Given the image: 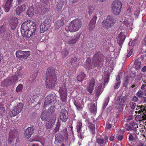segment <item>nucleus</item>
Instances as JSON below:
<instances>
[{
  "label": "nucleus",
  "mask_w": 146,
  "mask_h": 146,
  "mask_svg": "<svg viewBox=\"0 0 146 146\" xmlns=\"http://www.w3.org/2000/svg\"><path fill=\"white\" fill-rule=\"evenodd\" d=\"M82 122L81 120L78 121L76 126L77 131L78 133L82 132Z\"/></svg>",
  "instance_id": "34"
},
{
  "label": "nucleus",
  "mask_w": 146,
  "mask_h": 146,
  "mask_svg": "<svg viewBox=\"0 0 146 146\" xmlns=\"http://www.w3.org/2000/svg\"><path fill=\"white\" fill-rule=\"evenodd\" d=\"M68 118V114L67 111L65 109L61 110L60 115V119L63 121L66 122Z\"/></svg>",
  "instance_id": "18"
},
{
  "label": "nucleus",
  "mask_w": 146,
  "mask_h": 146,
  "mask_svg": "<svg viewBox=\"0 0 146 146\" xmlns=\"http://www.w3.org/2000/svg\"><path fill=\"white\" fill-rule=\"evenodd\" d=\"M17 137V134L14 129L13 130H10L8 140V143L9 144H11L13 143L14 141L15 140L16 138Z\"/></svg>",
  "instance_id": "12"
},
{
  "label": "nucleus",
  "mask_w": 146,
  "mask_h": 146,
  "mask_svg": "<svg viewBox=\"0 0 146 146\" xmlns=\"http://www.w3.org/2000/svg\"><path fill=\"white\" fill-rule=\"evenodd\" d=\"M122 6V3L121 1L118 0L114 1L111 5V12L115 15H119L121 13Z\"/></svg>",
  "instance_id": "6"
},
{
  "label": "nucleus",
  "mask_w": 146,
  "mask_h": 146,
  "mask_svg": "<svg viewBox=\"0 0 146 146\" xmlns=\"http://www.w3.org/2000/svg\"><path fill=\"white\" fill-rule=\"evenodd\" d=\"M46 79L45 85L47 88L51 89L57 84V78L56 75L55 69L52 67L48 68L46 72Z\"/></svg>",
  "instance_id": "2"
},
{
  "label": "nucleus",
  "mask_w": 146,
  "mask_h": 146,
  "mask_svg": "<svg viewBox=\"0 0 146 146\" xmlns=\"http://www.w3.org/2000/svg\"><path fill=\"white\" fill-rule=\"evenodd\" d=\"M96 67H101L104 62V55L100 51L96 52L94 55L92 60Z\"/></svg>",
  "instance_id": "5"
},
{
  "label": "nucleus",
  "mask_w": 146,
  "mask_h": 146,
  "mask_svg": "<svg viewBox=\"0 0 146 146\" xmlns=\"http://www.w3.org/2000/svg\"><path fill=\"white\" fill-rule=\"evenodd\" d=\"M74 104L78 110H80L82 109V108L81 107L82 105L79 102H75Z\"/></svg>",
  "instance_id": "46"
},
{
  "label": "nucleus",
  "mask_w": 146,
  "mask_h": 146,
  "mask_svg": "<svg viewBox=\"0 0 146 146\" xmlns=\"http://www.w3.org/2000/svg\"><path fill=\"white\" fill-rule=\"evenodd\" d=\"M121 84V81L115 83L114 87V89H118L119 87Z\"/></svg>",
  "instance_id": "54"
},
{
  "label": "nucleus",
  "mask_w": 146,
  "mask_h": 146,
  "mask_svg": "<svg viewBox=\"0 0 146 146\" xmlns=\"http://www.w3.org/2000/svg\"><path fill=\"white\" fill-rule=\"evenodd\" d=\"M97 82V81L94 78H92L90 81L89 86L87 87V91L90 94H91L94 88L95 83Z\"/></svg>",
  "instance_id": "20"
},
{
  "label": "nucleus",
  "mask_w": 146,
  "mask_h": 146,
  "mask_svg": "<svg viewBox=\"0 0 146 146\" xmlns=\"http://www.w3.org/2000/svg\"><path fill=\"white\" fill-rule=\"evenodd\" d=\"M64 5V2L61 0H59L57 2V4L56 5V9L58 11H60Z\"/></svg>",
  "instance_id": "36"
},
{
  "label": "nucleus",
  "mask_w": 146,
  "mask_h": 146,
  "mask_svg": "<svg viewBox=\"0 0 146 146\" xmlns=\"http://www.w3.org/2000/svg\"><path fill=\"white\" fill-rule=\"evenodd\" d=\"M141 60V58H137L135 60L134 62V64L135 65V68L136 70L140 69L141 67L142 66Z\"/></svg>",
  "instance_id": "31"
},
{
  "label": "nucleus",
  "mask_w": 146,
  "mask_h": 146,
  "mask_svg": "<svg viewBox=\"0 0 146 146\" xmlns=\"http://www.w3.org/2000/svg\"><path fill=\"white\" fill-rule=\"evenodd\" d=\"M116 18L112 15H108L106 18L102 22V26L104 30L108 29L110 28L115 24L116 22Z\"/></svg>",
  "instance_id": "4"
},
{
  "label": "nucleus",
  "mask_w": 146,
  "mask_h": 146,
  "mask_svg": "<svg viewBox=\"0 0 146 146\" xmlns=\"http://www.w3.org/2000/svg\"><path fill=\"white\" fill-rule=\"evenodd\" d=\"M59 91L60 94H67V90L65 86L60 87Z\"/></svg>",
  "instance_id": "40"
},
{
  "label": "nucleus",
  "mask_w": 146,
  "mask_h": 146,
  "mask_svg": "<svg viewBox=\"0 0 146 146\" xmlns=\"http://www.w3.org/2000/svg\"><path fill=\"white\" fill-rule=\"evenodd\" d=\"M68 51H67L66 49H64L62 52L63 57L64 58L67 56L68 54Z\"/></svg>",
  "instance_id": "48"
},
{
  "label": "nucleus",
  "mask_w": 146,
  "mask_h": 146,
  "mask_svg": "<svg viewBox=\"0 0 146 146\" xmlns=\"http://www.w3.org/2000/svg\"><path fill=\"white\" fill-rule=\"evenodd\" d=\"M130 107L132 109H134L135 108L136 104L135 102L131 101L130 102Z\"/></svg>",
  "instance_id": "55"
},
{
  "label": "nucleus",
  "mask_w": 146,
  "mask_h": 146,
  "mask_svg": "<svg viewBox=\"0 0 146 146\" xmlns=\"http://www.w3.org/2000/svg\"><path fill=\"white\" fill-rule=\"evenodd\" d=\"M48 27H49L47 25H46L41 23L40 27V33H44L47 30Z\"/></svg>",
  "instance_id": "32"
},
{
  "label": "nucleus",
  "mask_w": 146,
  "mask_h": 146,
  "mask_svg": "<svg viewBox=\"0 0 146 146\" xmlns=\"http://www.w3.org/2000/svg\"><path fill=\"white\" fill-rule=\"evenodd\" d=\"M1 86L3 87L9 86L7 82L6 79L1 82Z\"/></svg>",
  "instance_id": "49"
},
{
  "label": "nucleus",
  "mask_w": 146,
  "mask_h": 146,
  "mask_svg": "<svg viewBox=\"0 0 146 146\" xmlns=\"http://www.w3.org/2000/svg\"><path fill=\"white\" fill-rule=\"evenodd\" d=\"M126 38L125 35H124V33L121 31L118 35L117 37V42L120 46H121L123 44Z\"/></svg>",
  "instance_id": "19"
},
{
  "label": "nucleus",
  "mask_w": 146,
  "mask_h": 146,
  "mask_svg": "<svg viewBox=\"0 0 146 146\" xmlns=\"http://www.w3.org/2000/svg\"><path fill=\"white\" fill-rule=\"evenodd\" d=\"M102 14V12L100 11L99 9L96 10V14L97 15H100Z\"/></svg>",
  "instance_id": "64"
},
{
  "label": "nucleus",
  "mask_w": 146,
  "mask_h": 146,
  "mask_svg": "<svg viewBox=\"0 0 146 146\" xmlns=\"http://www.w3.org/2000/svg\"><path fill=\"white\" fill-rule=\"evenodd\" d=\"M82 26V23L80 20L78 19L72 21L69 25V30L72 32L78 31Z\"/></svg>",
  "instance_id": "7"
},
{
  "label": "nucleus",
  "mask_w": 146,
  "mask_h": 146,
  "mask_svg": "<svg viewBox=\"0 0 146 146\" xmlns=\"http://www.w3.org/2000/svg\"><path fill=\"white\" fill-rule=\"evenodd\" d=\"M36 23L30 20H27L22 25L21 31L23 36L26 37H30L35 33L36 30Z\"/></svg>",
  "instance_id": "1"
},
{
  "label": "nucleus",
  "mask_w": 146,
  "mask_h": 146,
  "mask_svg": "<svg viewBox=\"0 0 146 146\" xmlns=\"http://www.w3.org/2000/svg\"><path fill=\"white\" fill-rule=\"evenodd\" d=\"M56 99L52 95H49L45 98L44 106H45L51 104L52 103H54Z\"/></svg>",
  "instance_id": "15"
},
{
  "label": "nucleus",
  "mask_w": 146,
  "mask_h": 146,
  "mask_svg": "<svg viewBox=\"0 0 146 146\" xmlns=\"http://www.w3.org/2000/svg\"><path fill=\"white\" fill-rule=\"evenodd\" d=\"M97 19V17L96 16H94L93 18L92 19L91 21H90V23L92 24H96V21Z\"/></svg>",
  "instance_id": "58"
},
{
  "label": "nucleus",
  "mask_w": 146,
  "mask_h": 146,
  "mask_svg": "<svg viewBox=\"0 0 146 146\" xmlns=\"http://www.w3.org/2000/svg\"><path fill=\"white\" fill-rule=\"evenodd\" d=\"M63 138V135L60 133L56 134L55 135V140L58 142L61 141L62 140Z\"/></svg>",
  "instance_id": "38"
},
{
  "label": "nucleus",
  "mask_w": 146,
  "mask_h": 146,
  "mask_svg": "<svg viewBox=\"0 0 146 146\" xmlns=\"http://www.w3.org/2000/svg\"><path fill=\"white\" fill-rule=\"evenodd\" d=\"M10 25L11 27V29L14 30L16 27V23L15 22H12L10 23Z\"/></svg>",
  "instance_id": "50"
},
{
  "label": "nucleus",
  "mask_w": 146,
  "mask_h": 146,
  "mask_svg": "<svg viewBox=\"0 0 146 146\" xmlns=\"http://www.w3.org/2000/svg\"><path fill=\"white\" fill-rule=\"evenodd\" d=\"M109 101V98H106L104 101V104L103 107L105 108L107 106Z\"/></svg>",
  "instance_id": "53"
},
{
  "label": "nucleus",
  "mask_w": 146,
  "mask_h": 146,
  "mask_svg": "<svg viewBox=\"0 0 146 146\" xmlns=\"http://www.w3.org/2000/svg\"><path fill=\"white\" fill-rule=\"evenodd\" d=\"M104 76H105V78H107L106 80L109 81V77H110V73L109 72L106 71L104 72Z\"/></svg>",
  "instance_id": "59"
},
{
  "label": "nucleus",
  "mask_w": 146,
  "mask_h": 146,
  "mask_svg": "<svg viewBox=\"0 0 146 146\" xmlns=\"http://www.w3.org/2000/svg\"><path fill=\"white\" fill-rule=\"evenodd\" d=\"M136 110L138 111H135L136 113L138 112L139 113H140L135 117L136 121H140L146 120V105L137 106Z\"/></svg>",
  "instance_id": "3"
},
{
  "label": "nucleus",
  "mask_w": 146,
  "mask_h": 146,
  "mask_svg": "<svg viewBox=\"0 0 146 146\" xmlns=\"http://www.w3.org/2000/svg\"><path fill=\"white\" fill-rule=\"evenodd\" d=\"M61 101L63 102H65L67 100V94H60Z\"/></svg>",
  "instance_id": "44"
},
{
  "label": "nucleus",
  "mask_w": 146,
  "mask_h": 146,
  "mask_svg": "<svg viewBox=\"0 0 146 146\" xmlns=\"http://www.w3.org/2000/svg\"><path fill=\"white\" fill-rule=\"evenodd\" d=\"M85 76V75L83 73H80L77 77L76 79L78 81L81 82L83 80Z\"/></svg>",
  "instance_id": "37"
},
{
  "label": "nucleus",
  "mask_w": 146,
  "mask_h": 146,
  "mask_svg": "<svg viewBox=\"0 0 146 146\" xmlns=\"http://www.w3.org/2000/svg\"><path fill=\"white\" fill-rule=\"evenodd\" d=\"M50 20L48 19H45L44 21L42 23V24H44V25H48V26L49 27V23H50Z\"/></svg>",
  "instance_id": "56"
},
{
  "label": "nucleus",
  "mask_w": 146,
  "mask_h": 146,
  "mask_svg": "<svg viewBox=\"0 0 146 146\" xmlns=\"http://www.w3.org/2000/svg\"><path fill=\"white\" fill-rule=\"evenodd\" d=\"M34 10L33 7L32 5L28 7L27 11V15L30 17H31L34 15Z\"/></svg>",
  "instance_id": "30"
},
{
  "label": "nucleus",
  "mask_w": 146,
  "mask_h": 146,
  "mask_svg": "<svg viewBox=\"0 0 146 146\" xmlns=\"http://www.w3.org/2000/svg\"><path fill=\"white\" fill-rule=\"evenodd\" d=\"M108 137L106 135L104 137V139L101 138H97L96 140V143H97L99 146H104L108 142Z\"/></svg>",
  "instance_id": "16"
},
{
  "label": "nucleus",
  "mask_w": 146,
  "mask_h": 146,
  "mask_svg": "<svg viewBox=\"0 0 146 146\" xmlns=\"http://www.w3.org/2000/svg\"><path fill=\"white\" fill-rule=\"evenodd\" d=\"M89 25V29L90 30H92L95 28V24L90 23Z\"/></svg>",
  "instance_id": "60"
},
{
  "label": "nucleus",
  "mask_w": 146,
  "mask_h": 146,
  "mask_svg": "<svg viewBox=\"0 0 146 146\" xmlns=\"http://www.w3.org/2000/svg\"><path fill=\"white\" fill-rule=\"evenodd\" d=\"M23 104L19 103L12 109H11L9 113V116L11 117L16 116L22 110Z\"/></svg>",
  "instance_id": "8"
},
{
  "label": "nucleus",
  "mask_w": 146,
  "mask_h": 146,
  "mask_svg": "<svg viewBox=\"0 0 146 146\" xmlns=\"http://www.w3.org/2000/svg\"><path fill=\"white\" fill-rule=\"evenodd\" d=\"M142 75L141 74H138L137 77V80L138 81H139L141 80L142 78Z\"/></svg>",
  "instance_id": "63"
},
{
  "label": "nucleus",
  "mask_w": 146,
  "mask_h": 146,
  "mask_svg": "<svg viewBox=\"0 0 146 146\" xmlns=\"http://www.w3.org/2000/svg\"><path fill=\"white\" fill-rule=\"evenodd\" d=\"M95 66V64L93 62L92 60V62H89L87 60L85 64V68L86 69L90 70L92 69Z\"/></svg>",
  "instance_id": "28"
},
{
  "label": "nucleus",
  "mask_w": 146,
  "mask_h": 146,
  "mask_svg": "<svg viewBox=\"0 0 146 146\" xmlns=\"http://www.w3.org/2000/svg\"><path fill=\"white\" fill-rule=\"evenodd\" d=\"M5 111L4 105L2 103L0 104V115L3 114Z\"/></svg>",
  "instance_id": "45"
},
{
  "label": "nucleus",
  "mask_w": 146,
  "mask_h": 146,
  "mask_svg": "<svg viewBox=\"0 0 146 146\" xmlns=\"http://www.w3.org/2000/svg\"><path fill=\"white\" fill-rule=\"evenodd\" d=\"M133 116L132 115H129L126 119V122H129L130 121L132 120L133 119Z\"/></svg>",
  "instance_id": "61"
},
{
  "label": "nucleus",
  "mask_w": 146,
  "mask_h": 146,
  "mask_svg": "<svg viewBox=\"0 0 146 146\" xmlns=\"http://www.w3.org/2000/svg\"><path fill=\"white\" fill-rule=\"evenodd\" d=\"M13 1V0H7L4 7L5 11L6 12H7L9 11L10 7L12 5Z\"/></svg>",
  "instance_id": "27"
},
{
  "label": "nucleus",
  "mask_w": 146,
  "mask_h": 146,
  "mask_svg": "<svg viewBox=\"0 0 146 146\" xmlns=\"http://www.w3.org/2000/svg\"><path fill=\"white\" fill-rule=\"evenodd\" d=\"M127 99V97L126 96H120L117 100L116 104L118 108H122L125 106V103Z\"/></svg>",
  "instance_id": "11"
},
{
  "label": "nucleus",
  "mask_w": 146,
  "mask_h": 146,
  "mask_svg": "<svg viewBox=\"0 0 146 146\" xmlns=\"http://www.w3.org/2000/svg\"><path fill=\"white\" fill-rule=\"evenodd\" d=\"M80 36L78 35L74 36V37H71V38L69 39L67 42V43L70 45L72 46L75 44L78 40Z\"/></svg>",
  "instance_id": "23"
},
{
  "label": "nucleus",
  "mask_w": 146,
  "mask_h": 146,
  "mask_svg": "<svg viewBox=\"0 0 146 146\" xmlns=\"http://www.w3.org/2000/svg\"><path fill=\"white\" fill-rule=\"evenodd\" d=\"M88 127L91 133L92 134H94L95 133L94 124L91 123L89 122Z\"/></svg>",
  "instance_id": "29"
},
{
  "label": "nucleus",
  "mask_w": 146,
  "mask_h": 146,
  "mask_svg": "<svg viewBox=\"0 0 146 146\" xmlns=\"http://www.w3.org/2000/svg\"><path fill=\"white\" fill-rule=\"evenodd\" d=\"M60 127V123L59 120H58L56 125V126L53 130L54 133H56Z\"/></svg>",
  "instance_id": "47"
},
{
  "label": "nucleus",
  "mask_w": 146,
  "mask_h": 146,
  "mask_svg": "<svg viewBox=\"0 0 146 146\" xmlns=\"http://www.w3.org/2000/svg\"><path fill=\"white\" fill-rule=\"evenodd\" d=\"M138 127V125L136 123L132 122L130 123V124H126L125 126V131H135L136 128Z\"/></svg>",
  "instance_id": "14"
},
{
  "label": "nucleus",
  "mask_w": 146,
  "mask_h": 146,
  "mask_svg": "<svg viewBox=\"0 0 146 146\" xmlns=\"http://www.w3.org/2000/svg\"><path fill=\"white\" fill-rule=\"evenodd\" d=\"M124 25L127 27H130L133 24V21H129V19H127L124 21Z\"/></svg>",
  "instance_id": "42"
},
{
  "label": "nucleus",
  "mask_w": 146,
  "mask_h": 146,
  "mask_svg": "<svg viewBox=\"0 0 146 146\" xmlns=\"http://www.w3.org/2000/svg\"><path fill=\"white\" fill-rule=\"evenodd\" d=\"M102 86L101 85H99L98 87H96L95 90V100H97L99 96L101 95L102 92L101 91Z\"/></svg>",
  "instance_id": "26"
},
{
  "label": "nucleus",
  "mask_w": 146,
  "mask_h": 146,
  "mask_svg": "<svg viewBox=\"0 0 146 146\" xmlns=\"http://www.w3.org/2000/svg\"><path fill=\"white\" fill-rule=\"evenodd\" d=\"M45 113L44 112H42L41 115V118L42 120L43 121H45L46 120L47 121L46 118L47 116L45 115Z\"/></svg>",
  "instance_id": "51"
},
{
  "label": "nucleus",
  "mask_w": 146,
  "mask_h": 146,
  "mask_svg": "<svg viewBox=\"0 0 146 146\" xmlns=\"http://www.w3.org/2000/svg\"><path fill=\"white\" fill-rule=\"evenodd\" d=\"M37 76V74L36 73H35L32 74L30 77V79L31 80L32 82L36 78Z\"/></svg>",
  "instance_id": "57"
},
{
  "label": "nucleus",
  "mask_w": 146,
  "mask_h": 146,
  "mask_svg": "<svg viewBox=\"0 0 146 146\" xmlns=\"http://www.w3.org/2000/svg\"><path fill=\"white\" fill-rule=\"evenodd\" d=\"M8 30H6V27L5 26L3 25L0 27V34L1 36L2 35L4 34Z\"/></svg>",
  "instance_id": "39"
},
{
  "label": "nucleus",
  "mask_w": 146,
  "mask_h": 146,
  "mask_svg": "<svg viewBox=\"0 0 146 146\" xmlns=\"http://www.w3.org/2000/svg\"><path fill=\"white\" fill-rule=\"evenodd\" d=\"M2 38L4 40H6L7 41H8L9 42H11L12 39V37L11 34V32L9 30H7L1 36Z\"/></svg>",
  "instance_id": "22"
},
{
  "label": "nucleus",
  "mask_w": 146,
  "mask_h": 146,
  "mask_svg": "<svg viewBox=\"0 0 146 146\" xmlns=\"http://www.w3.org/2000/svg\"><path fill=\"white\" fill-rule=\"evenodd\" d=\"M31 52L29 51H23L21 50L17 51L16 53L17 58L23 60L26 59L30 55Z\"/></svg>",
  "instance_id": "10"
},
{
  "label": "nucleus",
  "mask_w": 146,
  "mask_h": 146,
  "mask_svg": "<svg viewBox=\"0 0 146 146\" xmlns=\"http://www.w3.org/2000/svg\"><path fill=\"white\" fill-rule=\"evenodd\" d=\"M60 16L62 17L61 19L57 21L55 25L56 28L57 29H58L64 25V21L65 18V16L62 14H61Z\"/></svg>",
  "instance_id": "21"
},
{
  "label": "nucleus",
  "mask_w": 146,
  "mask_h": 146,
  "mask_svg": "<svg viewBox=\"0 0 146 146\" xmlns=\"http://www.w3.org/2000/svg\"><path fill=\"white\" fill-rule=\"evenodd\" d=\"M23 74L20 72H17L15 75L9 76L7 78V80L9 86L15 83L22 76Z\"/></svg>",
  "instance_id": "9"
},
{
  "label": "nucleus",
  "mask_w": 146,
  "mask_h": 146,
  "mask_svg": "<svg viewBox=\"0 0 146 146\" xmlns=\"http://www.w3.org/2000/svg\"><path fill=\"white\" fill-rule=\"evenodd\" d=\"M90 110L92 113H96V107L94 103L92 102L90 105Z\"/></svg>",
  "instance_id": "33"
},
{
  "label": "nucleus",
  "mask_w": 146,
  "mask_h": 146,
  "mask_svg": "<svg viewBox=\"0 0 146 146\" xmlns=\"http://www.w3.org/2000/svg\"><path fill=\"white\" fill-rule=\"evenodd\" d=\"M27 9V7L25 4H23L20 6H19L17 8L16 10V14L20 15L22 13L26 11Z\"/></svg>",
  "instance_id": "24"
},
{
  "label": "nucleus",
  "mask_w": 146,
  "mask_h": 146,
  "mask_svg": "<svg viewBox=\"0 0 146 146\" xmlns=\"http://www.w3.org/2000/svg\"><path fill=\"white\" fill-rule=\"evenodd\" d=\"M34 130L33 126L27 128L25 131L24 137L27 139H29L33 134Z\"/></svg>",
  "instance_id": "13"
},
{
  "label": "nucleus",
  "mask_w": 146,
  "mask_h": 146,
  "mask_svg": "<svg viewBox=\"0 0 146 146\" xmlns=\"http://www.w3.org/2000/svg\"><path fill=\"white\" fill-rule=\"evenodd\" d=\"M77 59V58L75 57L72 58H70L67 60L66 62L68 64L73 65L74 64L75 62H76Z\"/></svg>",
  "instance_id": "35"
},
{
  "label": "nucleus",
  "mask_w": 146,
  "mask_h": 146,
  "mask_svg": "<svg viewBox=\"0 0 146 146\" xmlns=\"http://www.w3.org/2000/svg\"><path fill=\"white\" fill-rule=\"evenodd\" d=\"M138 100V99L136 96H134L132 99L131 101L133 102H137Z\"/></svg>",
  "instance_id": "62"
},
{
  "label": "nucleus",
  "mask_w": 146,
  "mask_h": 146,
  "mask_svg": "<svg viewBox=\"0 0 146 146\" xmlns=\"http://www.w3.org/2000/svg\"><path fill=\"white\" fill-rule=\"evenodd\" d=\"M94 10V8L93 5H90L88 6V13L90 16L91 15L92 13L93 12Z\"/></svg>",
  "instance_id": "41"
},
{
  "label": "nucleus",
  "mask_w": 146,
  "mask_h": 146,
  "mask_svg": "<svg viewBox=\"0 0 146 146\" xmlns=\"http://www.w3.org/2000/svg\"><path fill=\"white\" fill-rule=\"evenodd\" d=\"M56 119L53 117L48 118L45 123V127L47 129H51L54 124Z\"/></svg>",
  "instance_id": "17"
},
{
  "label": "nucleus",
  "mask_w": 146,
  "mask_h": 146,
  "mask_svg": "<svg viewBox=\"0 0 146 146\" xmlns=\"http://www.w3.org/2000/svg\"><path fill=\"white\" fill-rule=\"evenodd\" d=\"M47 5L45 3H44L42 4H40L39 5V7L38 8V11H40L42 12V11L43 12H46L49 9V8L47 7Z\"/></svg>",
  "instance_id": "25"
},
{
  "label": "nucleus",
  "mask_w": 146,
  "mask_h": 146,
  "mask_svg": "<svg viewBox=\"0 0 146 146\" xmlns=\"http://www.w3.org/2000/svg\"><path fill=\"white\" fill-rule=\"evenodd\" d=\"M136 95L139 98L142 97L143 95V91L141 90H139L137 93Z\"/></svg>",
  "instance_id": "52"
},
{
  "label": "nucleus",
  "mask_w": 146,
  "mask_h": 146,
  "mask_svg": "<svg viewBox=\"0 0 146 146\" xmlns=\"http://www.w3.org/2000/svg\"><path fill=\"white\" fill-rule=\"evenodd\" d=\"M23 85L21 84H20L17 87L16 89V91L17 92H21L23 88Z\"/></svg>",
  "instance_id": "43"
}]
</instances>
